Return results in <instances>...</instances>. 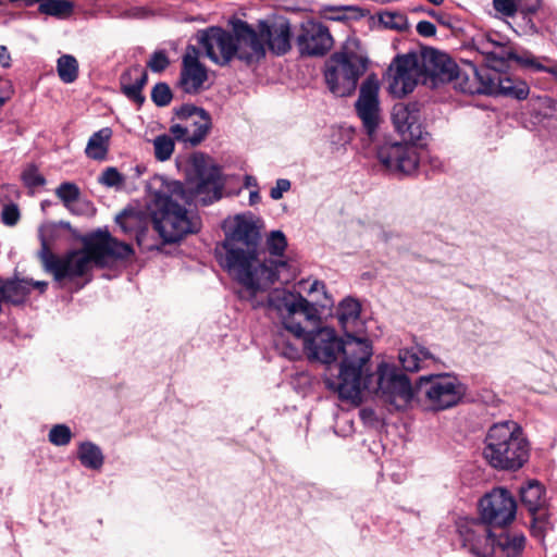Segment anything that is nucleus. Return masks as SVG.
Masks as SVG:
<instances>
[{"label":"nucleus","mask_w":557,"mask_h":557,"mask_svg":"<svg viewBox=\"0 0 557 557\" xmlns=\"http://www.w3.org/2000/svg\"><path fill=\"white\" fill-rule=\"evenodd\" d=\"M268 304L270 311L281 320L284 332L295 342H302L307 358L326 367L324 384L339 398L357 401L366 391L396 407H404L409 401V383L395 364L382 361L374 372H369L373 355L370 339L338 338L329 327L307 331V324L314 325L319 321V312L300 294L274 289Z\"/></svg>","instance_id":"1"},{"label":"nucleus","mask_w":557,"mask_h":557,"mask_svg":"<svg viewBox=\"0 0 557 557\" xmlns=\"http://www.w3.org/2000/svg\"><path fill=\"white\" fill-rule=\"evenodd\" d=\"M195 168L197 183L193 190H187L178 181H168L161 176L154 177L149 185L151 221L162 244H176L200 231V216L187 210L185 205H190L195 199L208 205L221 197L219 166L201 156L195 159Z\"/></svg>","instance_id":"2"},{"label":"nucleus","mask_w":557,"mask_h":557,"mask_svg":"<svg viewBox=\"0 0 557 557\" xmlns=\"http://www.w3.org/2000/svg\"><path fill=\"white\" fill-rule=\"evenodd\" d=\"M286 246H215L219 264L249 295L268 289L275 282L288 283L297 275V265L284 256Z\"/></svg>","instance_id":"3"},{"label":"nucleus","mask_w":557,"mask_h":557,"mask_svg":"<svg viewBox=\"0 0 557 557\" xmlns=\"http://www.w3.org/2000/svg\"><path fill=\"white\" fill-rule=\"evenodd\" d=\"M134 253L133 246H83L79 250L58 256L50 250V246H42L38 257L44 270L61 282L85 276L94 265L113 267Z\"/></svg>","instance_id":"4"},{"label":"nucleus","mask_w":557,"mask_h":557,"mask_svg":"<svg viewBox=\"0 0 557 557\" xmlns=\"http://www.w3.org/2000/svg\"><path fill=\"white\" fill-rule=\"evenodd\" d=\"M483 456L495 469L518 470L529 459V444L513 421L493 424L485 436Z\"/></svg>","instance_id":"5"},{"label":"nucleus","mask_w":557,"mask_h":557,"mask_svg":"<svg viewBox=\"0 0 557 557\" xmlns=\"http://www.w3.org/2000/svg\"><path fill=\"white\" fill-rule=\"evenodd\" d=\"M367 66L368 58L358 40L348 39L342 50L333 53L325 63L324 78L327 88L336 97L350 96Z\"/></svg>","instance_id":"6"},{"label":"nucleus","mask_w":557,"mask_h":557,"mask_svg":"<svg viewBox=\"0 0 557 557\" xmlns=\"http://www.w3.org/2000/svg\"><path fill=\"white\" fill-rule=\"evenodd\" d=\"M409 383L411 398L404 407H396L387 404L396 410L406 409L414 399L433 411L445 410L456 406L465 395V387L459 380L449 374H431L421 376L418 380L416 389L410 380L401 373Z\"/></svg>","instance_id":"7"},{"label":"nucleus","mask_w":557,"mask_h":557,"mask_svg":"<svg viewBox=\"0 0 557 557\" xmlns=\"http://www.w3.org/2000/svg\"><path fill=\"white\" fill-rule=\"evenodd\" d=\"M517 504L503 487L494 488L480 500V521L487 525L504 527L516 518Z\"/></svg>","instance_id":"8"},{"label":"nucleus","mask_w":557,"mask_h":557,"mask_svg":"<svg viewBox=\"0 0 557 557\" xmlns=\"http://www.w3.org/2000/svg\"><path fill=\"white\" fill-rule=\"evenodd\" d=\"M389 91L396 97L411 92L424 77L420 58L416 54L397 57L388 67Z\"/></svg>","instance_id":"9"},{"label":"nucleus","mask_w":557,"mask_h":557,"mask_svg":"<svg viewBox=\"0 0 557 557\" xmlns=\"http://www.w3.org/2000/svg\"><path fill=\"white\" fill-rule=\"evenodd\" d=\"M461 546L475 557H492L496 540L490 525L479 519L463 520L458 524Z\"/></svg>","instance_id":"10"},{"label":"nucleus","mask_w":557,"mask_h":557,"mask_svg":"<svg viewBox=\"0 0 557 557\" xmlns=\"http://www.w3.org/2000/svg\"><path fill=\"white\" fill-rule=\"evenodd\" d=\"M41 244L55 242L79 240L81 244H120L111 237L107 228H98L89 234L81 236L69 222H46L39 227Z\"/></svg>","instance_id":"11"},{"label":"nucleus","mask_w":557,"mask_h":557,"mask_svg":"<svg viewBox=\"0 0 557 557\" xmlns=\"http://www.w3.org/2000/svg\"><path fill=\"white\" fill-rule=\"evenodd\" d=\"M380 84L375 75H369L361 84L356 111L370 139L374 136L380 123L379 103Z\"/></svg>","instance_id":"12"},{"label":"nucleus","mask_w":557,"mask_h":557,"mask_svg":"<svg viewBox=\"0 0 557 557\" xmlns=\"http://www.w3.org/2000/svg\"><path fill=\"white\" fill-rule=\"evenodd\" d=\"M333 37L322 23L307 20L300 24L296 45L301 55L322 57L333 47Z\"/></svg>","instance_id":"13"},{"label":"nucleus","mask_w":557,"mask_h":557,"mask_svg":"<svg viewBox=\"0 0 557 557\" xmlns=\"http://www.w3.org/2000/svg\"><path fill=\"white\" fill-rule=\"evenodd\" d=\"M198 42L205 49L206 55L215 64L227 65L234 58V35L220 27H210L197 35Z\"/></svg>","instance_id":"14"},{"label":"nucleus","mask_w":557,"mask_h":557,"mask_svg":"<svg viewBox=\"0 0 557 557\" xmlns=\"http://www.w3.org/2000/svg\"><path fill=\"white\" fill-rule=\"evenodd\" d=\"M473 45L492 72H500L509 60L517 59L513 47L498 33L479 36Z\"/></svg>","instance_id":"15"},{"label":"nucleus","mask_w":557,"mask_h":557,"mask_svg":"<svg viewBox=\"0 0 557 557\" xmlns=\"http://www.w3.org/2000/svg\"><path fill=\"white\" fill-rule=\"evenodd\" d=\"M380 162L392 173L409 175L419 164L417 149L408 144H385L377 150Z\"/></svg>","instance_id":"16"},{"label":"nucleus","mask_w":557,"mask_h":557,"mask_svg":"<svg viewBox=\"0 0 557 557\" xmlns=\"http://www.w3.org/2000/svg\"><path fill=\"white\" fill-rule=\"evenodd\" d=\"M208 79L206 66L199 61V50L195 46H187L182 58L180 87L186 94L196 95L203 89Z\"/></svg>","instance_id":"17"},{"label":"nucleus","mask_w":557,"mask_h":557,"mask_svg":"<svg viewBox=\"0 0 557 557\" xmlns=\"http://www.w3.org/2000/svg\"><path fill=\"white\" fill-rule=\"evenodd\" d=\"M262 226L259 219L245 213L230 216L222 224L226 240L237 244H258Z\"/></svg>","instance_id":"18"},{"label":"nucleus","mask_w":557,"mask_h":557,"mask_svg":"<svg viewBox=\"0 0 557 557\" xmlns=\"http://www.w3.org/2000/svg\"><path fill=\"white\" fill-rule=\"evenodd\" d=\"M420 61L424 74V81L430 78L434 85L438 83H449L458 74L457 64L448 57V54L438 50H424L420 57Z\"/></svg>","instance_id":"19"},{"label":"nucleus","mask_w":557,"mask_h":557,"mask_svg":"<svg viewBox=\"0 0 557 557\" xmlns=\"http://www.w3.org/2000/svg\"><path fill=\"white\" fill-rule=\"evenodd\" d=\"M235 51L234 58L252 63L265 55V48L260 29L256 32L247 23H240L235 28Z\"/></svg>","instance_id":"20"},{"label":"nucleus","mask_w":557,"mask_h":557,"mask_svg":"<svg viewBox=\"0 0 557 557\" xmlns=\"http://www.w3.org/2000/svg\"><path fill=\"white\" fill-rule=\"evenodd\" d=\"M483 77L485 83L481 90L484 95L504 96L517 100H523L529 96L530 88L523 81L490 70L488 75Z\"/></svg>","instance_id":"21"},{"label":"nucleus","mask_w":557,"mask_h":557,"mask_svg":"<svg viewBox=\"0 0 557 557\" xmlns=\"http://www.w3.org/2000/svg\"><path fill=\"white\" fill-rule=\"evenodd\" d=\"M520 499L533 517V532L541 535L548 527V518L545 512H541L545 506L544 487L537 481H530L525 486L520 487Z\"/></svg>","instance_id":"22"},{"label":"nucleus","mask_w":557,"mask_h":557,"mask_svg":"<svg viewBox=\"0 0 557 557\" xmlns=\"http://www.w3.org/2000/svg\"><path fill=\"white\" fill-rule=\"evenodd\" d=\"M392 117L397 132L405 140L418 141L422 139L423 131L417 104H395Z\"/></svg>","instance_id":"23"},{"label":"nucleus","mask_w":557,"mask_h":557,"mask_svg":"<svg viewBox=\"0 0 557 557\" xmlns=\"http://www.w3.org/2000/svg\"><path fill=\"white\" fill-rule=\"evenodd\" d=\"M260 36L263 42L268 44L269 49L275 54H284L290 49V25L287 21L267 24L261 22Z\"/></svg>","instance_id":"24"},{"label":"nucleus","mask_w":557,"mask_h":557,"mask_svg":"<svg viewBox=\"0 0 557 557\" xmlns=\"http://www.w3.org/2000/svg\"><path fill=\"white\" fill-rule=\"evenodd\" d=\"M177 115L185 120L188 126L190 145L196 146L200 144L206 138L211 126L209 114L200 108L183 107L177 112Z\"/></svg>","instance_id":"25"},{"label":"nucleus","mask_w":557,"mask_h":557,"mask_svg":"<svg viewBox=\"0 0 557 557\" xmlns=\"http://www.w3.org/2000/svg\"><path fill=\"white\" fill-rule=\"evenodd\" d=\"M337 319L346 338H361L363 323L360 320V305L351 298L344 299L337 309Z\"/></svg>","instance_id":"26"},{"label":"nucleus","mask_w":557,"mask_h":557,"mask_svg":"<svg viewBox=\"0 0 557 557\" xmlns=\"http://www.w3.org/2000/svg\"><path fill=\"white\" fill-rule=\"evenodd\" d=\"M116 224L120 228L131 236H134L137 244H141L146 239L145 233L149 227V216L137 209H124L115 218Z\"/></svg>","instance_id":"27"},{"label":"nucleus","mask_w":557,"mask_h":557,"mask_svg":"<svg viewBox=\"0 0 557 557\" xmlns=\"http://www.w3.org/2000/svg\"><path fill=\"white\" fill-rule=\"evenodd\" d=\"M148 74L140 65H134L125 71L120 78L122 92L132 101L141 106L145 97L141 94L147 84Z\"/></svg>","instance_id":"28"},{"label":"nucleus","mask_w":557,"mask_h":557,"mask_svg":"<svg viewBox=\"0 0 557 557\" xmlns=\"http://www.w3.org/2000/svg\"><path fill=\"white\" fill-rule=\"evenodd\" d=\"M30 293V282L28 280L11 277L0 278V304H11L14 306L23 304Z\"/></svg>","instance_id":"29"},{"label":"nucleus","mask_w":557,"mask_h":557,"mask_svg":"<svg viewBox=\"0 0 557 557\" xmlns=\"http://www.w3.org/2000/svg\"><path fill=\"white\" fill-rule=\"evenodd\" d=\"M433 354L425 347L416 344L399 350L398 360L404 370L417 372L425 367V362L434 360Z\"/></svg>","instance_id":"30"},{"label":"nucleus","mask_w":557,"mask_h":557,"mask_svg":"<svg viewBox=\"0 0 557 557\" xmlns=\"http://www.w3.org/2000/svg\"><path fill=\"white\" fill-rule=\"evenodd\" d=\"M112 137V129L103 127L94 133L87 143L85 153L89 159L102 161L107 158L109 152L110 139Z\"/></svg>","instance_id":"31"},{"label":"nucleus","mask_w":557,"mask_h":557,"mask_svg":"<svg viewBox=\"0 0 557 557\" xmlns=\"http://www.w3.org/2000/svg\"><path fill=\"white\" fill-rule=\"evenodd\" d=\"M472 72L473 77L471 78L458 69V74L450 83H454V87L461 92L470 95L483 94V90H481L485 83L483 76L488 75V70H478L473 67Z\"/></svg>","instance_id":"32"},{"label":"nucleus","mask_w":557,"mask_h":557,"mask_svg":"<svg viewBox=\"0 0 557 557\" xmlns=\"http://www.w3.org/2000/svg\"><path fill=\"white\" fill-rule=\"evenodd\" d=\"M495 540L496 549L505 557H519L525 546V536L518 532H503Z\"/></svg>","instance_id":"33"},{"label":"nucleus","mask_w":557,"mask_h":557,"mask_svg":"<svg viewBox=\"0 0 557 557\" xmlns=\"http://www.w3.org/2000/svg\"><path fill=\"white\" fill-rule=\"evenodd\" d=\"M78 459L82 465L89 469H100L103 465V455L100 448L90 442H85L79 445Z\"/></svg>","instance_id":"34"},{"label":"nucleus","mask_w":557,"mask_h":557,"mask_svg":"<svg viewBox=\"0 0 557 557\" xmlns=\"http://www.w3.org/2000/svg\"><path fill=\"white\" fill-rule=\"evenodd\" d=\"M57 72L65 84L73 83L78 76V62L71 54H63L57 61Z\"/></svg>","instance_id":"35"},{"label":"nucleus","mask_w":557,"mask_h":557,"mask_svg":"<svg viewBox=\"0 0 557 557\" xmlns=\"http://www.w3.org/2000/svg\"><path fill=\"white\" fill-rule=\"evenodd\" d=\"M55 196L71 212L77 213L74 206L79 200L81 189L75 183L64 182L55 189Z\"/></svg>","instance_id":"36"},{"label":"nucleus","mask_w":557,"mask_h":557,"mask_svg":"<svg viewBox=\"0 0 557 557\" xmlns=\"http://www.w3.org/2000/svg\"><path fill=\"white\" fill-rule=\"evenodd\" d=\"M39 11L55 17H66L73 11V3L67 0H41Z\"/></svg>","instance_id":"37"},{"label":"nucleus","mask_w":557,"mask_h":557,"mask_svg":"<svg viewBox=\"0 0 557 557\" xmlns=\"http://www.w3.org/2000/svg\"><path fill=\"white\" fill-rule=\"evenodd\" d=\"M274 345L281 355L294 360L300 356V350L297 343L287 338L284 332H277L274 337Z\"/></svg>","instance_id":"38"},{"label":"nucleus","mask_w":557,"mask_h":557,"mask_svg":"<svg viewBox=\"0 0 557 557\" xmlns=\"http://www.w3.org/2000/svg\"><path fill=\"white\" fill-rule=\"evenodd\" d=\"M154 157L158 161H166L174 151V141L169 135H159L153 139Z\"/></svg>","instance_id":"39"},{"label":"nucleus","mask_w":557,"mask_h":557,"mask_svg":"<svg viewBox=\"0 0 557 557\" xmlns=\"http://www.w3.org/2000/svg\"><path fill=\"white\" fill-rule=\"evenodd\" d=\"M125 176L121 174L116 168H107L98 178V182L109 188L121 190L125 186Z\"/></svg>","instance_id":"40"},{"label":"nucleus","mask_w":557,"mask_h":557,"mask_svg":"<svg viewBox=\"0 0 557 557\" xmlns=\"http://www.w3.org/2000/svg\"><path fill=\"white\" fill-rule=\"evenodd\" d=\"M380 22L387 28L406 30L409 27L406 15L397 12H383L380 14Z\"/></svg>","instance_id":"41"},{"label":"nucleus","mask_w":557,"mask_h":557,"mask_svg":"<svg viewBox=\"0 0 557 557\" xmlns=\"http://www.w3.org/2000/svg\"><path fill=\"white\" fill-rule=\"evenodd\" d=\"M49 441L55 446H64L71 442L72 432L65 424H55L49 431Z\"/></svg>","instance_id":"42"},{"label":"nucleus","mask_w":557,"mask_h":557,"mask_svg":"<svg viewBox=\"0 0 557 557\" xmlns=\"http://www.w3.org/2000/svg\"><path fill=\"white\" fill-rule=\"evenodd\" d=\"M21 178L24 185L30 189L44 186L46 178L41 175L38 169L34 165H28L22 173Z\"/></svg>","instance_id":"43"},{"label":"nucleus","mask_w":557,"mask_h":557,"mask_svg":"<svg viewBox=\"0 0 557 557\" xmlns=\"http://www.w3.org/2000/svg\"><path fill=\"white\" fill-rule=\"evenodd\" d=\"M151 99L158 107H165L172 100V91L166 83H158L151 91Z\"/></svg>","instance_id":"44"},{"label":"nucleus","mask_w":557,"mask_h":557,"mask_svg":"<svg viewBox=\"0 0 557 557\" xmlns=\"http://www.w3.org/2000/svg\"><path fill=\"white\" fill-rule=\"evenodd\" d=\"M169 65V57L163 50L154 51L147 62V66L154 73L163 72Z\"/></svg>","instance_id":"45"},{"label":"nucleus","mask_w":557,"mask_h":557,"mask_svg":"<svg viewBox=\"0 0 557 557\" xmlns=\"http://www.w3.org/2000/svg\"><path fill=\"white\" fill-rule=\"evenodd\" d=\"M1 220L5 225H15L20 220L18 207L14 203L4 205L1 211Z\"/></svg>","instance_id":"46"},{"label":"nucleus","mask_w":557,"mask_h":557,"mask_svg":"<svg viewBox=\"0 0 557 557\" xmlns=\"http://www.w3.org/2000/svg\"><path fill=\"white\" fill-rule=\"evenodd\" d=\"M170 131L175 139L190 144L189 131L185 120H183V123L172 125Z\"/></svg>","instance_id":"47"},{"label":"nucleus","mask_w":557,"mask_h":557,"mask_svg":"<svg viewBox=\"0 0 557 557\" xmlns=\"http://www.w3.org/2000/svg\"><path fill=\"white\" fill-rule=\"evenodd\" d=\"M494 9L507 16H512L516 13V4L513 0H494Z\"/></svg>","instance_id":"48"},{"label":"nucleus","mask_w":557,"mask_h":557,"mask_svg":"<svg viewBox=\"0 0 557 557\" xmlns=\"http://www.w3.org/2000/svg\"><path fill=\"white\" fill-rule=\"evenodd\" d=\"M290 188V182L285 178H280L276 181V184L273 188H271L270 196L274 200H278L283 197V194Z\"/></svg>","instance_id":"49"},{"label":"nucleus","mask_w":557,"mask_h":557,"mask_svg":"<svg viewBox=\"0 0 557 557\" xmlns=\"http://www.w3.org/2000/svg\"><path fill=\"white\" fill-rule=\"evenodd\" d=\"M351 10L350 7H326L324 9L327 18L332 21H342L346 17L345 12Z\"/></svg>","instance_id":"50"},{"label":"nucleus","mask_w":557,"mask_h":557,"mask_svg":"<svg viewBox=\"0 0 557 557\" xmlns=\"http://www.w3.org/2000/svg\"><path fill=\"white\" fill-rule=\"evenodd\" d=\"M417 32L420 36L432 37L436 34V27L429 21H420L417 24Z\"/></svg>","instance_id":"51"},{"label":"nucleus","mask_w":557,"mask_h":557,"mask_svg":"<svg viewBox=\"0 0 557 557\" xmlns=\"http://www.w3.org/2000/svg\"><path fill=\"white\" fill-rule=\"evenodd\" d=\"M265 244H287V239L282 231L276 230L268 235Z\"/></svg>","instance_id":"52"},{"label":"nucleus","mask_w":557,"mask_h":557,"mask_svg":"<svg viewBox=\"0 0 557 557\" xmlns=\"http://www.w3.org/2000/svg\"><path fill=\"white\" fill-rule=\"evenodd\" d=\"M10 97V84L5 79H0V107L4 104V102Z\"/></svg>","instance_id":"53"},{"label":"nucleus","mask_w":557,"mask_h":557,"mask_svg":"<svg viewBox=\"0 0 557 557\" xmlns=\"http://www.w3.org/2000/svg\"><path fill=\"white\" fill-rule=\"evenodd\" d=\"M428 14L436 18L442 25L453 27L450 17L446 14L437 13L434 10L428 11Z\"/></svg>","instance_id":"54"},{"label":"nucleus","mask_w":557,"mask_h":557,"mask_svg":"<svg viewBox=\"0 0 557 557\" xmlns=\"http://www.w3.org/2000/svg\"><path fill=\"white\" fill-rule=\"evenodd\" d=\"M0 65L2 67H10L11 65V55L5 46H0Z\"/></svg>","instance_id":"55"},{"label":"nucleus","mask_w":557,"mask_h":557,"mask_svg":"<svg viewBox=\"0 0 557 557\" xmlns=\"http://www.w3.org/2000/svg\"><path fill=\"white\" fill-rule=\"evenodd\" d=\"M11 195L18 196L17 188L13 185L2 186V188L0 190V199H4Z\"/></svg>","instance_id":"56"},{"label":"nucleus","mask_w":557,"mask_h":557,"mask_svg":"<svg viewBox=\"0 0 557 557\" xmlns=\"http://www.w3.org/2000/svg\"><path fill=\"white\" fill-rule=\"evenodd\" d=\"M147 249L152 253L153 257L161 255V253H171L170 251L165 250L166 246H146Z\"/></svg>","instance_id":"57"},{"label":"nucleus","mask_w":557,"mask_h":557,"mask_svg":"<svg viewBox=\"0 0 557 557\" xmlns=\"http://www.w3.org/2000/svg\"><path fill=\"white\" fill-rule=\"evenodd\" d=\"M360 417L364 422L371 421L374 417V411L370 408H362L360 410Z\"/></svg>","instance_id":"58"},{"label":"nucleus","mask_w":557,"mask_h":557,"mask_svg":"<svg viewBox=\"0 0 557 557\" xmlns=\"http://www.w3.org/2000/svg\"><path fill=\"white\" fill-rule=\"evenodd\" d=\"M28 282H30V289L38 288L40 290V293H44L48 286V283L45 281L28 280Z\"/></svg>","instance_id":"59"},{"label":"nucleus","mask_w":557,"mask_h":557,"mask_svg":"<svg viewBox=\"0 0 557 557\" xmlns=\"http://www.w3.org/2000/svg\"><path fill=\"white\" fill-rule=\"evenodd\" d=\"M323 289H324V284L322 282L314 281L309 287V293L312 294V293L323 292Z\"/></svg>","instance_id":"60"},{"label":"nucleus","mask_w":557,"mask_h":557,"mask_svg":"<svg viewBox=\"0 0 557 557\" xmlns=\"http://www.w3.org/2000/svg\"><path fill=\"white\" fill-rule=\"evenodd\" d=\"M260 201V195L257 190H252L250 191V195H249V202L250 205H256Z\"/></svg>","instance_id":"61"},{"label":"nucleus","mask_w":557,"mask_h":557,"mask_svg":"<svg viewBox=\"0 0 557 557\" xmlns=\"http://www.w3.org/2000/svg\"><path fill=\"white\" fill-rule=\"evenodd\" d=\"M11 2H22L24 7H33L35 3H40L41 0H11Z\"/></svg>","instance_id":"62"},{"label":"nucleus","mask_w":557,"mask_h":557,"mask_svg":"<svg viewBox=\"0 0 557 557\" xmlns=\"http://www.w3.org/2000/svg\"><path fill=\"white\" fill-rule=\"evenodd\" d=\"M245 185L247 187H256L257 186V180L253 176L247 175L245 177Z\"/></svg>","instance_id":"63"},{"label":"nucleus","mask_w":557,"mask_h":557,"mask_svg":"<svg viewBox=\"0 0 557 557\" xmlns=\"http://www.w3.org/2000/svg\"><path fill=\"white\" fill-rule=\"evenodd\" d=\"M430 3L434 4V5H440L443 3L444 0H428Z\"/></svg>","instance_id":"64"}]
</instances>
